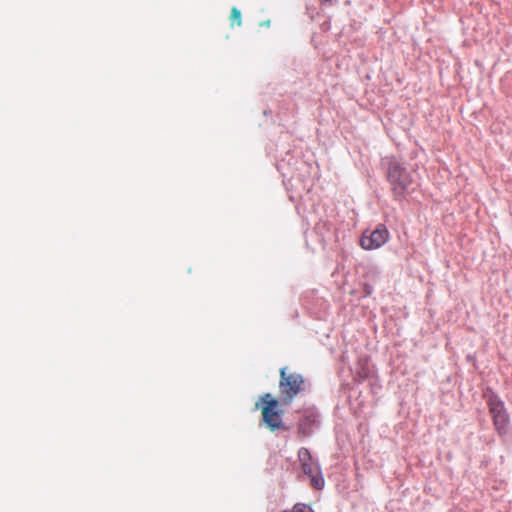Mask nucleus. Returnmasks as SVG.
Masks as SVG:
<instances>
[{"label": "nucleus", "mask_w": 512, "mask_h": 512, "mask_svg": "<svg viewBox=\"0 0 512 512\" xmlns=\"http://www.w3.org/2000/svg\"><path fill=\"white\" fill-rule=\"evenodd\" d=\"M279 375L280 401L283 405H288L305 390L306 381L302 374L291 371L288 367H282Z\"/></svg>", "instance_id": "1"}, {"label": "nucleus", "mask_w": 512, "mask_h": 512, "mask_svg": "<svg viewBox=\"0 0 512 512\" xmlns=\"http://www.w3.org/2000/svg\"><path fill=\"white\" fill-rule=\"evenodd\" d=\"M298 460L302 472L310 478V484L313 488L321 490L324 487V478L319 464L313 459L310 451L302 447L298 451Z\"/></svg>", "instance_id": "5"}, {"label": "nucleus", "mask_w": 512, "mask_h": 512, "mask_svg": "<svg viewBox=\"0 0 512 512\" xmlns=\"http://www.w3.org/2000/svg\"><path fill=\"white\" fill-rule=\"evenodd\" d=\"M390 238V233L384 224H378L372 231L363 232L360 246L365 250H375L382 247Z\"/></svg>", "instance_id": "6"}, {"label": "nucleus", "mask_w": 512, "mask_h": 512, "mask_svg": "<svg viewBox=\"0 0 512 512\" xmlns=\"http://www.w3.org/2000/svg\"><path fill=\"white\" fill-rule=\"evenodd\" d=\"M387 178L397 198L403 197L412 184L410 174L395 159H391L388 163Z\"/></svg>", "instance_id": "4"}, {"label": "nucleus", "mask_w": 512, "mask_h": 512, "mask_svg": "<svg viewBox=\"0 0 512 512\" xmlns=\"http://www.w3.org/2000/svg\"><path fill=\"white\" fill-rule=\"evenodd\" d=\"M282 512H288V510H284V511H282Z\"/></svg>", "instance_id": "11"}, {"label": "nucleus", "mask_w": 512, "mask_h": 512, "mask_svg": "<svg viewBox=\"0 0 512 512\" xmlns=\"http://www.w3.org/2000/svg\"><path fill=\"white\" fill-rule=\"evenodd\" d=\"M261 418L264 425L271 431H285L288 427L283 421L284 410L280 407V401L270 393L260 397Z\"/></svg>", "instance_id": "2"}, {"label": "nucleus", "mask_w": 512, "mask_h": 512, "mask_svg": "<svg viewBox=\"0 0 512 512\" xmlns=\"http://www.w3.org/2000/svg\"><path fill=\"white\" fill-rule=\"evenodd\" d=\"M322 2H325V3H331L333 0H321Z\"/></svg>", "instance_id": "10"}, {"label": "nucleus", "mask_w": 512, "mask_h": 512, "mask_svg": "<svg viewBox=\"0 0 512 512\" xmlns=\"http://www.w3.org/2000/svg\"><path fill=\"white\" fill-rule=\"evenodd\" d=\"M486 401L495 430L500 436L506 435L509 431L510 417L504 402L494 393L487 395Z\"/></svg>", "instance_id": "3"}, {"label": "nucleus", "mask_w": 512, "mask_h": 512, "mask_svg": "<svg viewBox=\"0 0 512 512\" xmlns=\"http://www.w3.org/2000/svg\"><path fill=\"white\" fill-rule=\"evenodd\" d=\"M230 21H231L232 26L234 24H236L237 26H241V24H242L241 11L238 8L233 7L231 9Z\"/></svg>", "instance_id": "7"}, {"label": "nucleus", "mask_w": 512, "mask_h": 512, "mask_svg": "<svg viewBox=\"0 0 512 512\" xmlns=\"http://www.w3.org/2000/svg\"><path fill=\"white\" fill-rule=\"evenodd\" d=\"M315 422V416L314 415H306L304 416L299 423V430L305 432L306 426H310Z\"/></svg>", "instance_id": "8"}, {"label": "nucleus", "mask_w": 512, "mask_h": 512, "mask_svg": "<svg viewBox=\"0 0 512 512\" xmlns=\"http://www.w3.org/2000/svg\"><path fill=\"white\" fill-rule=\"evenodd\" d=\"M288 512H314L310 506H307L303 503H297L293 506L291 511Z\"/></svg>", "instance_id": "9"}]
</instances>
